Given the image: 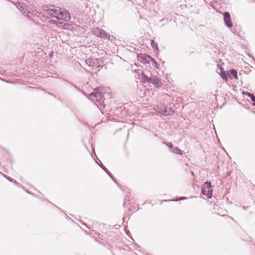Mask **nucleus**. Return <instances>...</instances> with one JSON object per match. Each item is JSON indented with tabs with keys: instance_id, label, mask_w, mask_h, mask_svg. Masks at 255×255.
Segmentation results:
<instances>
[{
	"instance_id": "obj_14",
	"label": "nucleus",
	"mask_w": 255,
	"mask_h": 255,
	"mask_svg": "<svg viewBox=\"0 0 255 255\" xmlns=\"http://www.w3.org/2000/svg\"><path fill=\"white\" fill-rule=\"evenodd\" d=\"M100 166L109 175V176L113 180V181L118 185V183L117 182L116 179L114 178L111 172L108 170V169L103 165H101Z\"/></svg>"
},
{
	"instance_id": "obj_28",
	"label": "nucleus",
	"mask_w": 255,
	"mask_h": 255,
	"mask_svg": "<svg viewBox=\"0 0 255 255\" xmlns=\"http://www.w3.org/2000/svg\"><path fill=\"white\" fill-rule=\"evenodd\" d=\"M5 81L6 82H7V83H10V82L8 81Z\"/></svg>"
},
{
	"instance_id": "obj_30",
	"label": "nucleus",
	"mask_w": 255,
	"mask_h": 255,
	"mask_svg": "<svg viewBox=\"0 0 255 255\" xmlns=\"http://www.w3.org/2000/svg\"><path fill=\"white\" fill-rule=\"evenodd\" d=\"M83 224H84L85 226H86V224L85 223H83Z\"/></svg>"
},
{
	"instance_id": "obj_6",
	"label": "nucleus",
	"mask_w": 255,
	"mask_h": 255,
	"mask_svg": "<svg viewBox=\"0 0 255 255\" xmlns=\"http://www.w3.org/2000/svg\"><path fill=\"white\" fill-rule=\"evenodd\" d=\"M92 33L96 36L104 39L108 38L109 35L105 30L98 27H93L91 29Z\"/></svg>"
},
{
	"instance_id": "obj_11",
	"label": "nucleus",
	"mask_w": 255,
	"mask_h": 255,
	"mask_svg": "<svg viewBox=\"0 0 255 255\" xmlns=\"http://www.w3.org/2000/svg\"><path fill=\"white\" fill-rule=\"evenodd\" d=\"M228 76L231 79H232L233 78L237 79L238 76L237 71L235 69L230 70L228 72Z\"/></svg>"
},
{
	"instance_id": "obj_29",
	"label": "nucleus",
	"mask_w": 255,
	"mask_h": 255,
	"mask_svg": "<svg viewBox=\"0 0 255 255\" xmlns=\"http://www.w3.org/2000/svg\"><path fill=\"white\" fill-rule=\"evenodd\" d=\"M74 87H75V88H77V86H74Z\"/></svg>"
},
{
	"instance_id": "obj_17",
	"label": "nucleus",
	"mask_w": 255,
	"mask_h": 255,
	"mask_svg": "<svg viewBox=\"0 0 255 255\" xmlns=\"http://www.w3.org/2000/svg\"><path fill=\"white\" fill-rule=\"evenodd\" d=\"M170 152L180 155H182L183 154V151L177 147H175L173 148V150H170Z\"/></svg>"
},
{
	"instance_id": "obj_5",
	"label": "nucleus",
	"mask_w": 255,
	"mask_h": 255,
	"mask_svg": "<svg viewBox=\"0 0 255 255\" xmlns=\"http://www.w3.org/2000/svg\"><path fill=\"white\" fill-rule=\"evenodd\" d=\"M138 59L139 61L142 63H149L150 62L153 63V66H157V63L155 60L152 58L150 56L146 54H140L138 55Z\"/></svg>"
},
{
	"instance_id": "obj_9",
	"label": "nucleus",
	"mask_w": 255,
	"mask_h": 255,
	"mask_svg": "<svg viewBox=\"0 0 255 255\" xmlns=\"http://www.w3.org/2000/svg\"><path fill=\"white\" fill-rule=\"evenodd\" d=\"M224 21L227 27H231L233 26L230 14L227 11L224 13Z\"/></svg>"
},
{
	"instance_id": "obj_12",
	"label": "nucleus",
	"mask_w": 255,
	"mask_h": 255,
	"mask_svg": "<svg viewBox=\"0 0 255 255\" xmlns=\"http://www.w3.org/2000/svg\"><path fill=\"white\" fill-rule=\"evenodd\" d=\"M19 10L24 15H25L26 17L28 18H31L30 14L31 13L30 11H28L27 9L24 8L23 6L20 5L19 7H18Z\"/></svg>"
},
{
	"instance_id": "obj_23",
	"label": "nucleus",
	"mask_w": 255,
	"mask_h": 255,
	"mask_svg": "<svg viewBox=\"0 0 255 255\" xmlns=\"http://www.w3.org/2000/svg\"><path fill=\"white\" fill-rule=\"evenodd\" d=\"M187 199V197H180V199H179V200H185V199Z\"/></svg>"
},
{
	"instance_id": "obj_2",
	"label": "nucleus",
	"mask_w": 255,
	"mask_h": 255,
	"mask_svg": "<svg viewBox=\"0 0 255 255\" xmlns=\"http://www.w3.org/2000/svg\"><path fill=\"white\" fill-rule=\"evenodd\" d=\"M85 63L91 69L99 71L104 65V60L101 59L89 58L85 61Z\"/></svg>"
},
{
	"instance_id": "obj_27",
	"label": "nucleus",
	"mask_w": 255,
	"mask_h": 255,
	"mask_svg": "<svg viewBox=\"0 0 255 255\" xmlns=\"http://www.w3.org/2000/svg\"><path fill=\"white\" fill-rule=\"evenodd\" d=\"M175 148V147H174L173 146V147H172V148H171V149H170V150H173V148Z\"/></svg>"
},
{
	"instance_id": "obj_3",
	"label": "nucleus",
	"mask_w": 255,
	"mask_h": 255,
	"mask_svg": "<svg viewBox=\"0 0 255 255\" xmlns=\"http://www.w3.org/2000/svg\"><path fill=\"white\" fill-rule=\"evenodd\" d=\"M140 75L142 83H145L147 82L149 84L153 85L156 88H160L162 85V82L158 78L155 77H148L143 71L141 72Z\"/></svg>"
},
{
	"instance_id": "obj_19",
	"label": "nucleus",
	"mask_w": 255,
	"mask_h": 255,
	"mask_svg": "<svg viewBox=\"0 0 255 255\" xmlns=\"http://www.w3.org/2000/svg\"><path fill=\"white\" fill-rule=\"evenodd\" d=\"M162 143L165 145H166L170 149L171 148H172L173 147V145L171 143H169V142H162Z\"/></svg>"
},
{
	"instance_id": "obj_22",
	"label": "nucleus",
	"mask_w": 255,
	"mask_h": 255,
	"mask_svg": "<svg viewBox=\"0 0 255 255\" xmlns=\"http://www.w3.org/2000/svg\"><path fill=\"white\" fill-rule=\"evenodd\" d=\"M13 183L16 185V186L19 187L20 186V185H19V183L18 182H17V181H16L15 180L13 181Z\"/></svg>"
},
{
	"instance_id": "obj_4",
	"label": "nucleus",
	"mask_w": 255,
	"mask_h": 255,
	"mask_svg": "<svg viewBox=\"0 0 255 255\" xmlns=\"http://www.w3.org/2000/svg\"><path fill=\"white\" fill-rule=\"evenodd\" d=\"M43 9L51 16L57 18L59 9V7H58L57 9H55L54 6L53 5H45L43 6Z\"/></svg>"
},
{
	"instance_id": "obj_16",
	"label": "nucleus",
	"mask_w": 255,
	"mask_h": 255,
	"mask_svg": "<svg viewBox=\"0 0 255 255\" xmlns=\"http://www.w3.org/2000/svg\"><path fill=\"white\" fill-rule=\"evenodd\" d=\"M243 94L244 95H246L249 97H250L251 98V101L253 102V105L255 106V96L253 94H252L248 92H243Z\"/></svg>"
},
{
	"instance_id": "obj_18",
	"label": "nucleus",
	"mask_w": 255,
	"mask_h": 255,
	"mask_svg": "<svg viewBox=\"0 0 255 255\" xmlns=\"http://www.w3.org/2000/svg\"><path fill=\"white\" fill-rule=\"evenodd\" d=\"M221 72L220 76H221V78H222V79H223L226 81H228L227 75L226 72L224 71H223L222 69H221Z\"/></svg>"
},
{
	"instance_id": "obj_21",
	"label": "nucleus",
	"mask_w": 255,
	"mask_h": 255,
	"mask_svg": "<svg viewBox=\"0 0 255 255\" xmlns=\"http://www.w3.org/2000/svg\"><path fill=\"white\" fill-rule=\"evenodd\" d=\"M151 45L153 48H154L155 47H157V44L155 43L153 40L151 41Z\"/></svg>"
},
{
	"instance_id": "obj_10",
	"label": "nucleus",
	"mask_w": 255,
	"mask_h": 255,
	"mask_svg": "<svg viewBox=\"0 0 255 255\" xmlns=\"http://www.w3.org/2000/svg\"><path fill=\"white\" fill-rule=\"evenodd\" d=\"M174 105L173 103H170L168 106H166V110L164 113L166 115H172L174 113Z\"/></svg>"
},
{
	"instance_id": "obj_8",
	"label": "nucleus",
	"mask_w": 255,
	"mask_h": 255,
	"mask_svg": "<svg viewBox=\"0 0 255 255\" xmlns=\"http://www.w3.org/2000/svg\"><path fill=\"white\" fill-rule=\"evenodd\" d=\"M58 13L57 19L64 20L66 21H68L70 20V16L67 11L65 10H62L59 8Z\"/></svg>"
},
{
	"instance_id": "obj_26",
	"label": "nucleus",
	"mask_w": 255,
	"mask_h": 255,
	"mask_svg": "<svg viewBox=\"0 0 255 255\" xmlns=\"http://www.w3.org/2000/svg\"><path fill=\"white\" fill-rule=\"evenodd\" d=\"M164 19H161L160 20V22H162V21H164Z\"/></svg>"
},
{
	"instance_id": "obj_24",
	"label": "nucleus",
	"mask_w": 255,
	"mask_h": 255,
	"mask_svg": "<svg viewBox=\"0 0 255 255\" xmlns=\"http://www.w3.org/2000/svg\"><path fill=\"white\" fill-rule=\"evenodd\" d=\"M176 201L175 200H164L163 201L164 202H168V201Z\"/></svg>"
},
{
	"instance_id": "obj_15",
	"label": "nucleus",
	"mask_w": 255,
	"mask_h": 255,
	"mask_svg": "<svg viewBox=\"0 0 255 255\" xmlns=\"http://www.w3.org/2000/svg\"><path fill=\"white\" fill-rule=\"evenodd\" d=\"M156 110L157 111V112H158L160 114H162V115H163L165 116L166 115L164 113H163V112H164V111L165 112L166 106H162V105L158 106L157 109Z\"/></svg>"
},
{
	"instance_id": "obj_20",
	"label": "nucleus",
	"mask_w": 255,
	"mask_h": 255,
	"mask_svg": "<svg viewBox=\"0 0 255 255\" xmlns=\"http://www.w3.org/2000/svg\"><path fill=\"white\" fill-rule=\"evenodd\" d=\"M3 177L6 178L7 180H8V181H9L10 182H13V181L14 180V179H13L12 178H10L8 176H7L6 175H5V174H2Z\"/></svg>"
},
{
	"instance_id": "obj_1",
	"label": "nucleus",
	"mask_w": 255,
	"mask_h": 255,
	"mask_svg": "<svg viewBox=\"0 0 255 255\" xmlns=\"http://www.w3.org/2000/svg\"><path fill=\"white\" fill-rule=\"evenodd\" d=\"M104 89L102 88H97L95 91L89 95V98L93 101L98 103L99 105L101 106L104 102Z\"/></svg>"
},
{
	"instance_id": "obj_25",
	"label": "nucleus",
	"mask_w": 255,
	"mask_h": 255,
	"mask_svg": "<svg viewBox=\"0 0 255 255\" xmlns=\"http://www.w3.org/2000/svg\"><path fill=\"white\" fill-rule=\"evenodd\" d=\"M247 208H248V207H245V206H243V207H242V208H243L244 210H246Z\"/></svg>"
},
{
	"instance_id": "obj_7",
	"label": "nucleus",
	"mask_w": 255,
	"mask_h": 255,
	"mask_svg": "<svg viewBox=\"0 0 255 255\" xmlns=\"http://www.w3.org/2000/svg\"><path fill=\"white\" fill-rule=\"evenodd\" d=\"M202 193L207 196L209 198L212 195V189L211 184L209 182H206L202 187Z\"/></svg>"
},
{
	"instance_id": "obj_13",
	"label": "nucleus",
	"mask_w": 255,
	"mask_h": 255,
	"mask_svg": "<svg viewBox=\"0 0 255 255\" xmlns=\"http://www.w3.org/2000/svg\"><path fill=\"white\" fill-rule=\"evenodd\" d=\"M49 22L50 23H51L52 24H55L58 27H63V26H64L65 25H66V23L64 22H60V21H58L57 20H52V19H51L50 21H49Z\"/></svg>"
}]
</instances>
